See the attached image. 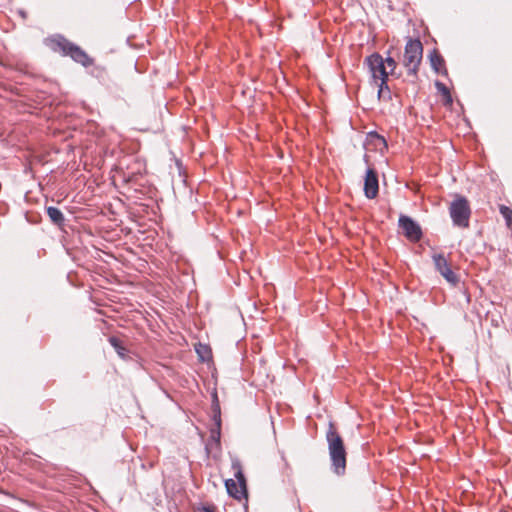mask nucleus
Wrapping results in <instances>:
<instances>
[{
	"mask_svg": "<svg viewBox=\"0 0 512 512\" xmlns=\"http://www.w3.org/2000/svg\"><path fill=\"white\" fill-rule=\"evenodd\" d=\"M437 90L445 97L447 103H452V97L448 87L442 82L437 81L435 83Z\"/></svg>",
	"mask_w": 512,
	"mask_h": 512,
	"instance_id": "dca6fc26",
	"label": "nucleus"
},
{
	"mask_svg": "<svg viewBox=\"0 0 512 512\" xmlns=\"http://www.w3.org/2000/svg\"><path fill=\"white\" fill-rule=\"evenodd\" d=\"M326 441L329 457L331 461V470L338 476L346 472V449L341 435L337 432L333 422H329L326 432Z\"/></svg>",
	"mask_w": 512,
	"mask_h": 512,
	"instance_id": "f257e3e1",
	"label": "nucleus"
},
{
	"mask_svg": "<svg viewBox=\"0 0 512 512\" xmlns=\"http://www.w3.org/2000/svg\"><path fill=\"white\" fill-rule=\"evenodd\" d=\"M449 214L453 225L461 228L469 227L471 209L468 200L462 195H455L449 207Z\"/></svg>",
	"mask_w": 512,
	"mask_h": 512,
	"instance_id": "20e7f679",
	"label": "nucleus"
},
{
	"mask_svg": "<svg viewBox=\"0 0 512 512\" xmlns=\"http://www.w3.org/2000/svg\"><path fill=\"white\" fill-rule=\"evenodd\" d=\"M48 45L54 52H60L63 56H69L84 67L94 64V60L81 47L70 42L62 35L49 38Z\"/></svg>",
	"mask_w": 512,
	"mask_h": 512,
	"instance_id": "f03ea898",
	"label": "nucleus"
},
{
	"mask_svg": "<svg viewBox=\"0 0 512 512\" xmlns=\"http://www.w3.org/2000/svg\"><path fill=\"white\" fill-rule=\"evenodd\" d=\"M213 420L215 423V428L211 429L210 439L206 444V449H219L220 448V437H221V416H220V408L219 405L216 404L214 409Z\"/></svg>",
	"mask_w": 512,
	"mask_h": 512,
	"instance_id": "6e6552de",
	"label": "nucleus"
},
{
	"mask_svg": "<svg viewBox=\"0 0 512 512\" xmlns=\"http://www.w3.org/2000/svg\"><path fill=\"white\" fill-rule=\"evenodd\" d=\"M233 468L236 470L234 476L237 479V483L233 479H227L225 481L227 493L237 500L247 498L246 479L242 472L241 466L239 463H236L233 464Z\"/></svg>",
	"mask_w": 512,
	"mask_h": 512,
	"instance_id": "39448f33",
	"label": "nucleus"
},
{
	"mask_svg": "<svg viewBox=\"0 0 512 512\" xmlns=\"http://www.w3.org/2000/svg\"><path fill=\"white\" fill-rule=\"evenodd\" d=\"M379 191L378 176L374 169L368 168L364 179V194L368 199L377 197Z\"/></svg>",
	"mask_w": 512,
	"mask_h": 512,
	"instance_id": "1a4fd4ad",
	"label": "nucleus"
},
{
	"mask_svg": "<svg viewBox=\"0 0 512 512\" xmlns=\"http://www.w3.org/2000/svg\"><path fill=\"white\" fill-rule=\"evenodd\" d=\"M399 227L403 230V233L407 239L413 242H417L422 237V230L420 225L415 222L411 217L401 215L399 217Z\"/></svg>",
	"mask_w": 512,
	"mask_h": 512,
	"instance_id": "0eeeda50",
	"label": "nucleus"
},
{
	"mask_svg": "<svg viewBox=\"0 0 512 512\" xmlns=\"http://www.w3.org/2000/svg\"><path fill=\"white\" fill-rule=\"evenodd\" d=\"M369 71L375 80H388L389 72L386 69L384 58L379 53H373L365 60Z\"/></svg>",
	"mask_w": 512,
	"mask_h": 512,
	"instance_id": "423d86ee",
	"label": "nucleus"
},
{
	"mask_svg": "<svg viewBox=\"0 0 512 512\" xmlns=\"http://www.w3.org/2000/svg\"><path fill=\"white\" fill-rule=\"evenodd\" d=\"M500 213L502 214V216L506 220L507 226L509 228H511V226H512V209H510L507 206L502 205L500 207Z\"/></svg>",
	"mask_w": 512,
	"mask_h": 512,
	"instance_id": "f3484780",
	"label": "nucleus"
},
{
	"mask_svg": "<svg viewBox=\"0 0 512 512\" xmlns=\"http://www.w3.org/2000/svg\"><path fill=\"white\" fill-rule=\"evenodd\" d=\"M197 352L200 355L201 359L205 360V356L203 354H201V351L199 349H197Z\"/></svg>",
	"mask_w": 512,
	"mask_h": 512,
	"instance_id": "aec40b11",
	"label": "nucleus"
},
{
	"mask_svg": "<svg viewBox=\"0 0 512 512\" xmlns=\"http://www.w3.org/2000/svg\"><path fill=\"white\" fill-rule=\"evenodd\" d=\"M46 213L50 220L57 226H62L65 222V217L60 209L57 207L49 206L46 208Z\"/></svg>",
	"mask_w": 512,
	"mask_h": 512,
	"instance_id": "9b49d317",
	"label": "nucleus"
},
{
	"mask_svg": "<svg viewBox=\"0 0 512 512\" xmlns=\"http://www.w3.org/2000/svg\"><path fill=\"white\" fill-rule=\"evenodd\" d=\"M431 258L433 260L434 267L439 274L451 266L443 253H433Z\"/></svg>",
	"mask_w": 512,
	"mask_h": 512,
	"instance_id": "9d476101",
	"label": "nucleus"
},
{
	"mask_svg": "<svg viewBox=\"0 0 512 512\" xmlns=\"http://www.w3.org/2000/svg\"><path fill=\"white\" fill-rule=\"evenodd\" d=\"M371 137L376 138V139H377V141H378L380 144H382L383 146H385V147L387 146V144H386V141H385L384 137H382V136L378 135L377 133H371Z\"/></svg>",
	"mask_w": 512,
	"mask_h": 512,
	"instance_id": "6ab92c4d",
	"label": "nucleus"
},
{
	"mask_svg": "<svg viewBox=\"0 0 512 512\" xmlns=\"http://www.w3.org/2000/svg\"><path fill=\"white\" fill-rule=\"evenodd\" d=\"M378 86V98L384 100L391 99V91L387 84V80H384V78H382Z\"/></svg>",
	"mask_w": 512,
	"mask_h": 512,
	"instance_id": "f8f14e48",
	"label": "nucleus"
},
{
	"mask_svg": "<svg viewBox=\"0 0 512 512\" xmlns=\"http://www.w3.org/2000/svg\"><path fill=\"white\" fill-rule=\"evenodd\" d=\"M431 67L436 71L439 72V67L444 64L443 57L436 51L433 50L429 55Z\"/></svg>",
	"mask_w": 512,
	"mask_h": 512,
	"instance_id": "4468645a",
	"label": "nucleus"
},
{
	"mask_svg": "<svg viewBox=\"0 0 512 512\" xmlns=\"http://www.w3.org/2000/svg\"><path fill=\"white\" fill-rule=\"evenodd\" d=\"M449 284L456 286L459 283L458 276L452 271L451 266L440 274Z\"/></svg>",
	"mask_w": 512,
	"mask_h": 512,
	"instance_id": "2eb2a0df",
	"label": "nucleus"
},
{
	"mask_svg": "<svg viewBox=\"0 0 512 512\" xmlns=\"http://www.w3.org/2000/svg\"><path fill=\"white\" fill-rule=\"evenodd\" d=\"M423 46L419 39H409L405 45L403 65L409 75H417L422 60Z\"/></svg>",
	"mask_w": 512,
	"mask_h": 512,
	"instance_id": "7ed1b4c3",
	"label": "nucleus"
},
{
	"mask_svg": "<svg viewBox=\"0 0 512 512\" xmlns=\"http://www.w3.org/2000/svg\"><path fill=\"white\" fill-rule=\"evenodd\" d=\"M384 61H385L386 69L389 72V75H393L394 71L397 67L396 61L394 60V58H392L390 56H388L386 59H384Z\"/></svg>",
	"mask_w": 512,
	"mask_h": 512,
	"instance_id": "a211bd4d",
	"label": "nucleus"
},
{
	"mask_svg": "<svg viewBox=\"0 0 512 512\" xmlns=\"http://www.w3.org/2000/svg\"><path fill=\"white\" fill-rule=\"evenodd\" d=\"M109 343L111 344V346L115 349V351L117 352V354L121 357V358H124L125 357V352L127 351L126 348L122 345V341L115 337V336H111L109 337L108 339Z\"/></svg>",
	"mask_w": 512,
	"mask_h": 512,
	"instance_id": "ddd939ff",
	"label": "nucleus"
}]
</instances>
